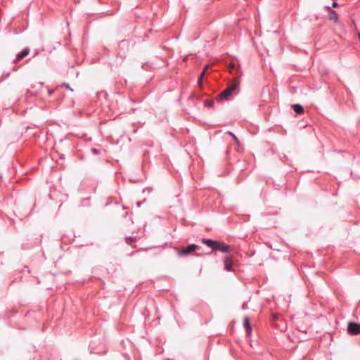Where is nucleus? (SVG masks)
<instances>
[{
	"mask_svg": "<svg viewBox=\"0 0 360 360\" xmlns=\"http://www.w3.org/2000/svg\"><path fill=\"white\" fill-rule=\"evenodd\" d=\"M326 11L328 13V18L330 20L337 22L338 21V15L335 11L333 10L330 6L325 7Z\"/></svg>",
	"mask_w": 360,
	"mask_h": 360,
	"instance_id": "423d86ee",
	"label": "nucleus"
},
{
	"mask_svg": "<svg viewBox=\"0 0 360 360\" xmlns=\"http://www.w3.org/2000/svg\"><path fill=\"white\" fill-rule=\"evenodd\" d=\"M206 104L210 106H212L214 105V101H207Z\"/></svg>",
	"mask_w": 360,
	"mask_h": 360,
	"instance_id": "4468645a",
	"label": "nucleus"
},
{
	"mask_svg": "<svg viewBox=\"0 0 360 360\" xmlns=\"http://www.w3.org/2000/svg\"><path fill=\"white\" fill-rule=\"evenodd\" d=\"M92 152L95 154H97L98 153V150L96 149H92Z\"/></svg>",
	"mask_w": 360,
	"mask_h": 360,
	"instance_id": "dca6fc26",
	"label": "nucleus"
},
{
	"mask_svg": "<svg viewBox=\"0 0 360 360\" xmlns=\"http://www.w3.org/2000/svg\"><path fill=\"white\" fill-rule=\"evenodd\" d=\"M30 53V49L28 48L24 49L21 52L17 54L16 58L15 60V63H18V61L21 60L22 58H24L25 56H27Z\"/></svg>",
	"mask_w": 360,
	"mask_h": 360,
	"instance_id": "0eeeda50",
	"label": "nucleus"
},
{
	"mask_svg": "<svg viewBox=\"0 0 360 360\" xmlns=\"http://www.w3.org/2000/svg\"><path fill=\"white\" fill-rule=\"evenodd\" d=\"M134 238L131 236H128L125 238V242L128 245H131L132 243V242H134Z\"/></svg>",
	"mask_w": 360,
	"mask_h": 360,
	"instance_id": "f8f14e48",
	"label": "nucleus"
},
{
	"mask_svg": "<svg viewBox=\"0 0 360 360\" xmlns=\"http://www.w3.org/2000/svg\"><path fill=\"white\" fill-rule=\"evenodd\" d=\"M338 6V2H336V1H334V2L333 3V4H332V6H333V7H337Z\"/></svg>",
	"mask_w": 360,
	"mask_h": 360,
	"instance_id": "2eb2a0df",
	"label": "nucleus"
},
{
	"mask_svg": "<svg viewBox=\"0 0 360 360\" xmlns=\"http://www.w3.org/2000/svg\"><path fill=\"white\" fill-rule=\"evenodd\" d=\"M278 316L277 314H274V315L273 316V318H274V319H277V318H278Z\"/></svg>",
	"mask_w": 360,
	"mask_h": 360,
	"instance_id": "f3484780",
	"label": "nucleus"
},
{
	"mask_svg": "<svg viewBox=\"0 0 360 360\" xmlns=\"http://www.w3.org/2000/svg\"><path fill=\"white\" fill-rule=\"evenodd\" d=\"M292 108L297 114H301L304 112V108L300 104L293 105Z\"/></svg>",
	"mask_w": 360,
	"mask_h": 360,
	"instance_id": "1a4fd4ad",
	"label": "nucleus"
},
{
	"mask_svg": "<svg viewBox=\"0 0 360 360\" xmlns=\"http://www.w3.org/2000/svg\"><path fill=\"white\" fill-rule=\"evenodd\" d=\"M236 68V64L235 63H231L229 65V70L231 72H233V70Z\"/></svg>",
	"mask_w": 360,
	"mask_h": 360,
	"instance_id": "9b49d317",
	"label": "nucleus"
},
{
	"mask_svg": "<svg viewBox=\"0 0 360 360\" xmlns=\"http://www.w3.org/2000/svg\"><path fill=\"white\" fill-rule=\"evenodd\" d=\"M53 92V90H51V91H49V95H51Z\"/></svg>",
	"mask_w": 360,
	"mask_h": 360,
	"instance_id": "a211bd4d",
	"label": "nucleus"
},
{
	"mask_svg": "<svg viewBox=\"0 0 360 360\" xmlns=\"http://www.w3.org/2000/svg\"><path fill=\"white\" fill-rule=\"evenodd\" d=\"M239 84L238 82L234 81L233 84H231L229 87L225 89L224 91H221L220 94H219L217 97V99L218 100H229V98L233 95V94L237 91L238 89Z\"/></svg>",
	"mask_w": 360,
	"mask_h": 360,
	"instance_id": "f03ea898",
	"label": "nucleus"
},
{
	"mask_svg": "<svg viewBox=\"0 0 360 360\" xmlns=\"http://www.w3.org/2000/svg\"><path fill=\"white\" fill-rule=\"evenodd\" d=\"M198 249H199L198 245H195V244H191V245H188L186 248H184L181 249V250H179L178 252V255L180 257L187 256Z\"/></svg>",
	"mask_w": 360,
	"mask_h": 360,
	"instance_id": "7ed1b4c3",
	"label": "nucleus"
},
{
	"mask_svg": "<svg viewBox=\"0 0 360 360\" xmlns=\"http://www.w3.org/2000/svg\"><path fill=\"white\" fill-rule=\"evenodd\" d=\"M207 69V66H206L203 70V72L200 74V75L198 77V83H199V85L201 86L202 84V78H203V75L206 71V70Z\"/></svg>",
	"mask_w": 360,
	"mask_h": 360,
	"instance_id": "9d476101",
	"label": "nucleus"
},
{
	"mask_svg": "<svg viewBox=\"0 0 360 360\" xmlns=\"http://www.w3.org/2000/svg\"><path fill=\"white\" fill-rule=\"evenodd\" d=\"M202 243L213 250H218L224 253H228L231 251V247L224 242L203 238Z\"/></svg>",
	"mask_w": 360,
	"mask_h": 360,
	"instance_id": "f257e3e1",
	"label": "nucleus"
},
{
	"mask_svg": "<svg viewBox=\"0 0 360 360\" xmlns=\"http://www.w3.org/2000/svg\"><path fill=\"white\" fill-rule=\"evenodd\" d=\"M347 332L349 335H357L360 334V324L354 322H349L347 327Z\"/></svg>",
	"mask_w": 360,
	"mask_h": 360,
	"instance_id": "20e7f679",
	"label": "nucleus"
},
{
	"mask_svg": "<svg viewBox=\"0 0 360 360\" xmlns=\"http://www.w3.org/2000/svg\"><path fill=\"white\" fill-rule=\"evenodd\" d=\"M224 270L226 271H233V256L232 255H226L224 258Z\"/></svg>",
	"mask_w": 360,
	"mask_h": 360,
	"instance_id": "39448f33",
	"label": "nucleus"
},
{
	"mask_svg": "<svg viewBox=\"0 0 360 360\" xmlns=\"http://www.w3.org/2000/svg\"><path fill=\"white\" fill-rule=\"evenodd\" d=\"M228 134L232 136V138L234 139V141L236 142V143H238V138L235 136L234 134H233L232 132L231 131H229Z\"/></svg>",
	"mask_w": 360,
	"mask_h": 360,
	"instance_id": "ddd939ff",
	"label": "nucleus"
},
{
	"mask_svg": "<svg viewBox=\"0 0 360 360\" xmlns=\"http://www.w3.org/2000/svg\"><path fill=\"white\" fill-rule=\"evenodd\" d=\"M243 326H244V328L245 330L246 334L248 335H249L252 332V328L250 326L249 319L248 317H245L244 319Z\"/></svg>",
	"mask_w": 360,
	"mask_h": 360,
	"instance_id": "6e6552de",
	"label": "nucleus"
}]
</instances>
